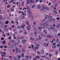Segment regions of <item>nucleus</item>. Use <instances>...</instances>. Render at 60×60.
Wrapping results in <instances>:
<instances>
[{
	"label": "nucleus",
	"instance_id": "f257e3e1",
	"mask_svg": "<svg viewBox=\"0 0 60 60\" xmlns=\"http://www.w3.org/2000/svg\"><path fill=\"white\" fill-rule=\"evenodd\" d=\"M32 13V11H28L27 14L28 15L29 18H30L31 17Z\"/></svg>",
	"mask_w": 60,
	"mask_h": 60
},
{
	"label": "nucleus",
	"instance_id": "f03ea898",
	"mask_svg": "<svg viewBox=\"0 0 60 60\" xmlns=\"http://www.w3.org/2000/svg\"><path fill=\"white\" fill-rule=\"evenodd\" d=\"M48 23H49L48 22H45L43 24V26H49V25H48Z\"/></svg>",
	"mask_w": 60,
	"mask_h": 60
},
{
	"label": "nucleus",
	"instance_id": "7ed1b4c3",
	"mask_svg": "<svg viewBox=\"0 0 60 60\" xmlns=\"http://www.w3.org/2000/svg\"><path fill=\"white\" fill-rule=\"evenodd\" d=\"M6 27H7V25H4L3 26V27L4 30H6V29H7Z\"/></svg>",
	"mask_w": 60,
	"mask_h": 60
},
{
	"label": "nucleus",
	"instance_id": "20e7f679",
	"mask_svg": "<svg viewBox=\"0 0 60 60\" xmlns=\"http://www.w3.org/2000/svg\"><path fill=\"white\" fill-rule=\"evenodd\" d=\"M23 27V26L21 25L20 26H17V28L18 29H22Z\"/></svg>",
	"mask_w": 60,
	"mask_h": 60
},
{
	"label": "nucleus",
	"instance_id": "39448f33",
	"mask_svg": "<svg viewBox=\"0 0 60 60\" xmlns=\"http://www.w3.org/2000/svg\"><path fill=\"white\" fill-rule=\"evenodd\" d=\"M46 16L47 18H48L49 19H52V17L49 16V15H47Z\"/></svg>",
	"mask_w": 60,
	"mask_h": 60
},
{
	"label": "nucleus",
	"instance_id": "423d86ee",
	"mask_svg": "<svg viewBox=\"0 0 60 60\" xmlns=\"http://www.w3.org/2000/svg\"><path fill=\"white\" fill-rule=\"evenodd\" d=\"M50 27L52 29H55V27H54L53 26H50Z\"/></svg>",
	"mask_w": 60,
	"mask_h": 60
},
{
	"label": "nucleus",
	"instance_id": "0eeeda50",
	"mask_svg": "<svg viewBox=\"0 0 60 60\" xmlns=\"http://www.w3.org/2000/svg\"><path fill=\"white\" fill-rule=\"evenodd\" d=\"M26 23L27 25L29 26H30V24L28 25L29 24V21L27 20L26 21Z\"/></svg>",
	"mask_w": 60,
	"mask_h": 60
},
{
	"label": "nucleus",
	"instance_id": "6e6552de",
	"mask_svg": "<svg viewBox=\"0 0 60 60\" xmlns=\"http://www.w3.org/2000/svg\"><path fill=\"white\" fill-rule=\"evenodd\" d=\"M30 26H28L27 27V29L28 30H30L31 29V27Z\"/></svg>",
	"mask_w": 60,
	"mask_h": 60
},
{
	"label": "nucleus",
	"instance_id": "1a4fd4ad",
	"mask_svg": "<svg viewBox=\"0 0 60 60\" xmlns=\"http://www.w3.org/2000/svg\"><path fill=\"white\" fill-rule=\"evenodd\" d=\"M56 47V46L55 45H53L52 46V48L53 49H54Z\"/></svg>",
	"mask_w": 60,
	"mask_h": 60
},
{
	"label": "nucleus",
	"instance_id": "9d476101",
	"mask_svg": "<svg viewBox=\"0 0 60 60\" xmlns=\"http://www.w3.org/2000/svg\"><path fill=\"white\" fill-rule=\"evenodd\" d=\"M59 24H56L55 27H56V28H59L60 26H59Z\"/></svg>",
	"mask_w": 60,
	"mask_h": 60
},
{
	"label": "nucleus",
	"instance_id": "9b49d317",
	"mask_svg": "<svg viewBox=\"0 0 60 60\" xmlns=\"http://www.w3.org/2000/svg\"><path fill=\"white\" fill-rule=\"evenodd\" d=\"M27 6V9H28V11H30V8L29 7V6H28V5H26Z\"/></svg>",
	"mask_w": 60,
	"mask_h": 60
},
{
	"label": "nucleus",
	"instance_id": "f8f14e48",
	"mask_svg": "<svg viewBox=\"0 0 60 60\" xmlns=\"http://www.w3.org/2000/svg\"><path fill=\"white\" fill-rule=\"evenodd\" d=\"M13 60H17V58L15 56H14L13 57Z\"/></svg>",
	"mask_w": 60,
	"mask_h": 60
},
{
	"label": "nucleus",
	"instance_id": "ddd939ff",
	"mask_svg": "<svg viewBox=\"0 0 60 60\" xmlns=\"http://www.w3.org/2000/svg\"><path fill=\"white\" fill-rule=\"evenodd\" d=\"M44 50L42 49L41 50V53L42 54H44Z\"/></svg>",
	"mask_w": 60,
	"mask_h": 60
},
{
	"label": "nucleus",
	"instance_id": "4468645a",
	"mask_svg": "<svg viewBox=\"0 0 60 60\" xmlns=\"http://www.w3.org/2000/svg\"><path fill=\"white\" fill-rule=\"evenodd\" d=\"M39 30H41L42 29V28H41V26H39L38 27V28Z\"/></svg>",
	"mask_w": 60,
	"mask_h": 60
},
{
	"label": "nucleus",
	"instance_id": "2eb2a0df",
	"mask_svg": "<svg viewBox=\"0 0 60 60\" xmlns=\"http://www.w3.org/2000/svg\"><path fill=\"white\" fill-rule=\"evenodd\" d=\"M26 41V40L25 39H23V44L25 43Z\"/></svg>",
	"mask_w": 60,
	"mask_h": 60
},
{
	"label": "nucleus",
	"instance_id": "dca6fc26",
	"mask_svg": "<svg viewBox=\"0 0 60 60\" xmlns=\"http://www.w3.org/2000/svg\"><path fill=\"white\" fill-rule=\"evenodd\" d=\"M1 24L2 25H4V22H3L1 21L0 22Z\"/></svg>",
	"mask_w": 60,
	"mask_h": 60
},
{
	"label": "nucleus",
	"instance_id": "f3484780",
	"mask_svg": "<svg viewBox=\"0 0 60 60\" xmlns=\"http://www.w3.org/2000/svg\"><path fill=\"white\" fill-rule=\"evenodd\" d=\"M26 4H29V0H27L26 1Z\"/></svg>",
	"mask_w": 60,
	"mask_h": 60
},
{
	"label": "nucleus",
	"instance_id": "a211bd4d",
	"mask_svg": "<svg viewBox=\"0 0 60 60\" xmlns=\"http://www.w3.org/2000/svg\"><path fill=\"white\" fill-rule=\"evenodd\" d=\"M43 32H44V33H45L46 34H47V32L46 30H44L43 31Z\"/></svg>",
	"mask_w": 60,
	"mask_h": 60
},
{
	"label": "nucleus",
	"instance_id": "6ab92c4d",
	"mask_svg": "<svg viewBox=\"0 0 60 60\" xmlns=\"http://www.w3.org/2000/svg\"><path fill=\"white\" fill-rule=\"evenodd\" d=\"M15 49L16 50V52H17V51H19V49L18 48H15Z\"/></svg>",
	"mask_w": 60,
	"mask_h": 60
},
{
	"label": "nucleus",
	"instance_id": "aec40b11",
	"mask_svg": "<svg viewBox=\"0 0 60 60\" xmlns=\"http://www.w3.org/2000/svg\"><path fill=\"white\" fill-rule=\"evenodd\" d=\"M48 38H51L52 37V36L51 35H49L47 36Z\"/></svg>",
	"mask_w": 60,
	"mask_h": 60
},
{
	"label": "nucleus",
	"instance_id": "412c9836",
	"mask_svg": "<svg viewBox=\"0 0 60 60\" xmlns=\"http://www.w3.org/2000/svg\"><path fill=\"white\" fill-rule=\"evenodd\" d=\"M8 23H9V21H7L5 22L6 24H8Z\"/></svg>",
	"mask_w": 60,
	"mask_h": 60
},
{
	"label": "nucleus",
	"instance_id": "4be33fe9",
	"mask_svg": "<svg viewBox=\"0 0 60 60\" xmlns=\"http://www.w3.org/2000/svg\"><path fill=\"white\" fill-rule=\"evenodd\" d=\"M23 18H22V15H20V19H22Z\"/></svg>",
	"mask_w": 60,
	"mask_h": 60
},
{
	"label": "nucleus",
	"instance_id": "5701e85b",
	"mask_svg": "<svg viewBox=\"0 0 60 60\" xmlns=\"http://www.w3.org/2000/svg\"><path fill=\"white\" fill-rule=\"evenodd\" d=\"M31 19L32 20H33L34 19V17L33 16H31Z\"/></svg>",
	"mask_w": 60,
	"mask_h": 60
},
{
	"label": "nucleus",
	"instance_id": "b1692460",
	"mask_svg": "<svg viewBox=\"0 0 60 60\" xmlns=\"http://www.w3.org/2000/svg\"><path fill=\"white\" fill-rule=\"evenodd\" d=\"M35 7V5L34 4L32 6V8H34Z\"/></svg>",
	"mask_w": 60,
	"mask_h": 60
},
{
	"label": "nucleus",
	"instance_id": "393cba45",
	"mask_svg": "<svg viewBox=\"0 0 60 60\" xmlns=\"http://www.w3.org/2000/svg\"><path fill=\"white\" fill-rule=\"evenodd\" d=\"M38 49V46H36L34 48V49Z\"/></svg>",
	"mask_w": 60,
	"mask_h": 60
},
{
	"label": "nucleus",
	"instance_id": "a878e982",
	"mask_svg": "<svg viewBox=\"0 0 60 60\" xmlns=\"http://www.w3.org/2000/svg\"><path fill=\"white\" fill-rule=\"evenodd\" d=\"M38 39L39 40H41V37H40V36H39L38 38Z\"/></svg>",
	"mask_w": 60,
	"mask_h": 60
},
{
	"label": "nucleus",
	"instance_id": "bb28decb",
	"mask_svg": "<svg viewBox=\"0 0 60 60\" xmlns=\"http://www.w3.org/2000/svg\"><path fill=\"white\" fill-rule=\"evenodd\" d=\"M46 45V43H45L44 44H43V46L44 47H45V46Z\"/></svg>",
	"mask_w": 60,
	"mask_h": 60
},
{
	"label": "nucleus",
	"instance_id": "cd10ccee",
	"mask_svg": "<svg viewBox=\"0 0 60 60\" xmlns=\"http://www.w3.org/2000/svg\"><path fill=\"white\" fill-rule=\"evenodd\" d=\"M38 9H40V8H41V6L39 5L38 6Z\"/></svg>",
	"mask_w": 60,
	"mask_h": 60
},
{
	"label": "nucleus",
	"instance_id": "c85d7f7f",
	"mask_svg": "<svg viewBox=\"0 0 60 60\" xmlns=\"http://www.w3.org/2000/svg\"><path fill=\"white\" fill-rule=\"evenodd\" d=\"M21 56L20 55H18V58H21Z\"/></svg>",
	"mask_w": 60,
	"mask_h": 60
},
{
	"label": "nucleus",
	"instance_id": "c756f323",
	"mask_svg": "<svg viewBox=\"0 0 60 60\" xmlns=\"http://www.w3.org/2000/svg\"><path fill=\"white\" fill-rule=\"evenodd\" d=\"M41 35L43 37H44V35L43 34L41 33Z\"/></svg>",
	"mask_w": 60,
	"mask_h": 60
},
{
	"label": "nucleus",
	"instance_id": "7c9ffc66",
	"mask_svg": "<svg viewBox=\"0 0 60 60\" xmlns=\"http://www.w3.org/2000/svg\"><path fill=\"white\" fill-rule=\"evenodd\" d=\"M5 19V18H4V16H3L2 18V19H3L4 20Z\"/></svg>",
	"mask_w": 60,
	"mask_h": 60
},
{
	"label": "nucleus",
	"instance_id": "2f4dec72",
	"mask_svg": "<svg viewBox=\"0 0 60 60\" xmlns=\"http://www.w3.org/2000/svg\"><path fill=\"white\" fill-rule=\"evenodd\" d=\"M36 57L38 59H39L40 58V56H37Z\"/></svg>",
	"mask_w": 60,
	"mask_h": 60
},
{
	"label": "nucleus",
	"instance_id": "473e14b6",
	"mask_svg": "<svg viewBox=\"0 0 60 60\" xmlns=\"http://www.w3.org/2000/svg\"><path fill=\"white\" fill-rule=\"evenodd\" d=\"M14 11V8H12L11 9V11Z\"/></svg>",
	"mask_w": 60,
	"mask_h": 60
},
{
	"label": "nucleus",
	"instance_id": "72a5a7b5",
	"mask_svg": "<svg viewBox=\"0 0 60 60\" xmlns=\"http://www.w3.org/2000/svg\"><path fill=\"white\" fill-rule=\"evenodd\" d=\"M33 23H34V25H36V24H37L35 22H34Z\"/></svg>",
	"mask_w": 60,
	"mask_h": 60
},
{
	"label": "nucleus",
	"instance_id": "f704fd0d",
	"mask_svg": "<svg viewBox=\"0 0 60 60\" xmlns=\"http://www.w3.org/2000/svg\"><path fill=\"white\" fill-rule=\"evenodd\" d=\"M18 45V43H15V46H17V45Z\"/></svg>",
	"mask_w": 60,
	"mask_h": 60
},
{
	"label": "nucleus",
	"instance_id": "c9c22d12",
	"mask_svg": "<svg viewBox=\"0 0 60 60\" xmlns=\"http://www.w3.org/2000/svg\"><path fill=\"white\" fill-rule=\"evenodd\" d=\"M10 5H8L7 6V7L8 8H10Z\"/></svg>",
	"mask_w": 60,
	"mask_h": 60
},
{
	"label": "nucleus",
	"instance_id": "e433bc0d",
	"mask_svg": "<svg viewBox=\"0 0 60 60\" xmlns=\"http://www.w3.org/2000/svg\"><path fill=\"white\" fill-rule=\"evenodd\" d=\"M3 47H4V46L3 45L1 46L0 47V49H2Z\"/></svg>",
	"mask_w": 60,
	"mask_h": 60
},
{
	"label": "nucleus",
	"instance_id": "4c0bfd02",
	"mask_svg": "<svg viewBox=\"0 0 60 60\" xmlns=\"http://www.w3.org/2000/svg\"><path fill=\"white\" fill-rule=\"evenodd\" d=\"M30 40H32V41H34V39L32 38H30Z\"/></svg>",
	"mask_w": 60,
	"mask_h": 60
},
{
	"label": "nucleus",
	"instance_id": "58836bf2",
	"mask_svg": "<svg viewBox=\"0 0 60 60\" xmlns=\"http://www.w3.org/2000/svg\"><path fill=\"white\" fill-rule=\"evenodd\" d=\"M26 59H28L29 58V56H26Z\"/></svg>",
	"mask_w": 60,
	"mask_h": 60
},
{
	"label": "nucleus",
	"instance_id": "ea45409f",
	"mask_svg": "<svg viewBox=\"0 0 60 60\" xmlns=\"http://www.w3.org/2000/svg\"><path fill=\"white\" fill-rule=\"evenodd\" d=\"M12 51L13 52H15V50L14 49H13L12 50Z\"/></svg>",
	"mask_w": 60,
	"mask_h": 60
},
{
	"label": "nucleus",
	"instance_id": "a19ab883",
	"mask_svg": "<svg viewBox=\"0 0 60 60\" xmlns=\"http://www.w3.org/2000/svg\"><path fill=\"white\" fill-rule=\"evenodd\" d=\"M3 54L4 55V56H5V54H6V53L5 52H3Z\"/></svg>",
	"mask_w": 60,
	"mask_h": 60
},
{
	"label": "nucleus",
	"instance_id": "79ce46f5",
	"mask_svg": "<svg viewBox=\"0 0 60 60\" xmlns=\"http://www.w3.org/2000/svg\"><path fill=\"white\" fill-rule=\"evenodd\" d=\"M2 19V15H0V20H1Z\"/></svg>",
	"mask_w": 60,
	"mask_h": 60
},
{
	"label": "nucleus",
	"instance_id": "37998d69",
	"mask_svg": "<svg viewBox=\"0 0 60 60\" xmlns=\"http://www.w3.org/2000/svg\"><path fill=\"white\" fill-rule=\"evenodd\" d=\"M5 42H6V41L4 40L3 41V43H4V44Z\"/></svg>",
	"mask_w": 60,
	"mask_h": 60
},
{
	"label": "nucleus",
	"instance_id": "c03bdc74",
	"mask_svg": "<svg viewBox=\"0 0 60 60\" xmlns=\"http://www.w3.org/2000/svg\"><path fill=\"white\" fill-rule=\"evenodd\" d=\"M49 22H50L52 21V20L51 19H49Z\"/></svg>",
	"mask_w": 60,
	"mask_h": 60
},
{
	"label": "nucleus",
	"instance_id": "a18cd8bd",
	"mask_svg": "<svg viewBox=\"0 0 60 60\" xmlns=\"http://www.w3.org/2000/svg\"><path fill=\"white\" fill-rule=\"evenodd\" d=\"M37 53H38V54H40V51H38L37 52Z\"/></svg>",
	"mask_w": 60,
	"mask_h": 60
},
{
	"label": "nucleus",
	"instance_id": "49530a36",
	"mask_svg": "<svg viewBox=\"0 0 60 60\" xmlns=\"http://www.w3.org/2000/svg\"><path fill=\"white\" fill-rule=\"evenodd\" d=\"M23 15H24L25 16H26V13L24 14V13H23Z\"/></svg>",
	"mask_w": 60,
	"mask_h": 60
},
{
	"label": "nucleus",
	"instance_id": "de8ad7c7",
	"mask_svg": "<svg viewBox=\"0 0 60 60\" xmlns=\"http://www.w3.org/2000/svg\"><path fill=\"white\" fill-rule=\"evenodd\" d=\"M11 36H10L9 38H8V39H10V40H11Z\"/></svg>",
	"mask_w": 60,
	"mask_h": 60
},
{
	"label": "nucleus",
	"instance_id": "09e8293b",
	"mask_svg": "<svg viewBox=\"0 0 60 60\" xmlns=\"http://www.w3.org/2000/svg\"><path fill=\"white\" fill-rule=\"evenodd\" d=\"M19 36H18L17 37V39L18 40H19Z\"/></svg>",
	"mask_w": 60,
	"mask_h": 60
},
{
	"label": "nucleus",
	"instance_id": "8fccbe9b",
	"mask_svg": "<svg viewBox=\"0 0 60 60\" xmlns=\"http://www.w3.org/2000/svg\"><path fill=\"white\" fill-rule=\"evenodd\" d=\"M41 11H44V9L42 8H41Z\"/></svg>",
	"mask_w": 60,
	"mask_h": 60
},
{
	"label": "nucleus",
	"instance_id": "3c124183",
	"mask_svg": "<svg viewBox=\"0 0 60 60\" xmlns=\"http://www.w3.org/2000/svg\"><path fill=\"white\" fill-rule=\"evenodd\" d=\"M26 26V25L24 24V26H23V28H25V26Z\"/></svg>",
	"mask_w": 60,
	"mask_h": 60
},
{
	"label": "nucleus",
	"instance_id": "603ef678",
	"mask_svg": "<svg viewBox=\"0 0 60 60\" xmlns=\"http://www.w3.org/2000/svg\"><path fill=\"white\" fill-rule=\"evenodd\" d=\"M45 19H43L42 20V21L43 22H44V21H45Z\"/></svg>",
	"mask_w": 60,
	"mask_h": 60
},
{
	"label": "nucleus",
	"instance_id": "864d4df0",
	"mask_svg": "<svg viewBox=\"0 0 60 60\" xmlns=\"http://www.w3.org/2000/svg\"><path fill=\"white\" fill-rule=\"evenodd\" d=\"M13 37H15V35L14 34H13Z\"/></svg>",
	"mask_w": 60,
	"mask_h": 60
},
{
	"label": "nucleus",
	"instance_id": "5fc2aeb1",
	"mask_svg": "<svg viewBox=\"0 0 60 60\" xmlns=\"http://www.w3.org/2000/svg\"><path fill=\"white\" fill-rule=\"evenodd\" d=\"M15 27V26H14L13 25L12 26V27L13 28H14V27Z\"/></svg>",
	"mask_w": 60,
	"mask_h": 60
},
{
	"label": "nucleus",
	"instance_id": "6e6d98bb",
	"mask_svg": "<svg viewBox=\"0 0 60 60\" xmlns=\"http://www.w3.org/2000/svg\"><path fill=\"white\" fill-rule=\"evenodd\" d=\"M1 39L2 40H4V38H1Z\"/></svg>",
	"mask_w": 60,
	"mask_h": 60
},
{
	"label": "nucleus",
	"instance_id": "4d7b16f0",
	"mask_svg": "<svg viewBox=\"0 0 60 60\" xmlns=\"http://www.w3.org/2000/svg\"><path fill=\"white\" fill-rule=\"evenodd\" d=\"M60 18L59 17H58L56 18V19H57V20H59V19Z\"/></svg>",
	"mask_w": 60,
	"mask_h": 60
},
{
	"label": "nucleus",
	"instance_id": "13d9d810",
	"mask_svg": "<svg viewBox=\"0 0 60 60\" xmlns=\"http://www.w3.org/2000/svg\"><path fill=\"white\" fill-rule=\"evenodd\" d=\"M48 30H49V31H50L51 30V28H49L48 29Z\"/></svg>",
	"mask_w": 60,
	"mask_h": 60
},
{
	"label": "nucleus",
	"instance_id": "bf43d9fd",
	"mask_svg": "<svg viewBox=\"0 0 60 60\" xmlns=\"http://www.w3.org/2000/svg\"><path fill=\"white\" fill-rule=\"evenodd\" d=\"M6 36V34H3V36H4V37H5Z\"/></svg>",
	"mask_w": 60,
	"mask_h": 60
},
{
	"label": "nucleus",
	"instance_id": "052dcab7",
	"mask_svg": "<svg viewBox=\"0 0 60 60\" xmlns=\"http://www.w3.org/2000/svg\"><path fill=\"white\" fill-rule=\"evenodd\" d=\"M24 33L25 34H27V33L25 32H24Z\"/></svg>",
	"mask_w": 60,
	"mask_h": 60
},
{
	"label": "nucleus",
	"instance_id": "680f3d73",
	"mask_svg": "<svg viewBox=\"0 0 60 60\" xmlns=\"http://www.w3.org/2000/svg\"><path fill=\"white\" fill-rule=\"evenodd\" d=\"M40 3H41V2H42V0H40Z\"/></svg>",
	"mask_w": 60,
	"mask_h": 60
},
{
	"label": "nucleus",
	"instance_id": "e2e57ef3",
	"mask_svg": "<svg viewBox=\"0 0 60 60\" xmlns=\"http://www.w3.org/2000/svg\"><path fill=\"white\" fill-rule=\"evenodd\" d=\"M46 8H47V11H49V8L46 7Z\"/></svg>",
	"mask_w": 60,
	"mask_h": 60
},
{
	"label": "nucleus",
	"instance_id": "0e129e2a",
	"mask_svg": "<svg viewBox=\"0 0 60 60\" xmlns=\"http://www.w3.org/2000/svg\"><path fill=\"white\" fill-rule=\"evenodd\" d=\"M34 33L36 35V34H37V33L36 32H34Z\"/></svg>",
	"mask_w": 60,
	"mask_h": 60
},
{
	"label": "nucleus",
	"instance_id": "69168bd1",
	"mask_svg": "<svg viewBox=\"0 0 60 60\" xmlns=\"http://www.w3.org/2000/svg\"><path fill=\"white\" fill-rule=\"evenodd\" d=\"M7 35L8 36H9V35H10V34H9L8 33H7Z\"/></svg>",
	"mask_w": 60,
	"mask_h": 60
},
{
	"label": "nucleus",
	"instance_id": "338daca9",
	"mask_svg": "<svg viewBox=\"0 0 60 60\" xmlns=\"http://www.w3.org/2000/svg\"><path fill=\"white\" fill-rule=\"evenodd\" d=\"M11 22H12V23L13 24L14 23V22H13V21H11Z\"/></svg>",
	"mask_w": 60,
	"mask_h": 60
},
{
	"label": "nucleus",
	"instance_id": "774afa93",
	"mask_svg": "<svg viewBox=\"0 0 60 60\" xmlns=\"http://www.w3.org/2000/svg\"><path fill=\"white\" fill-rule=\"evenodd\" d=\"M57 46L58 47H60V45L59 44H58L57 45Z\"/></svg>",
	"mask_w": 60,
	"mask_h": 60
}]
</instances>
